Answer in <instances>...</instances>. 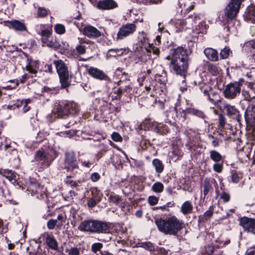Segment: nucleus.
<instances>
[{
  "mask_svg": "<svg viewBox=\"0 0 255 255\" xmlns=\"http://www.w3.org/2000/svg\"><path fill=\"white\" fill-rule=\"evenodd\" d=\"M65 168L67 171H74L78 172V165L76 162L75 154L73 151H68L65 153Z\"/></svg>",
  "mask_w": 255,
  "mask_h": 255,
  "instance_id": "9d476101",
  "label": "nucleus"
},
{
  "mask_svg": "<svg viewBox=\"0 0 255 255\" xmlns=\"http://www.w3.org/2000/svg\"><path fill=\"white\" fill-rule=\"evenodd\" d=\"M30 102V101L29 99L22 100L21 101V105L23 106V111L24 113L27 112L29 110L30 107L27 106V104L29 103Z\"/></svg>",
  "mask_w": 255,
  "mask_h": 255,
  "instance_id": "a18cd8bd",
  "label": "nucleus"
},
{
  "mask_svg": "<svg viewBox=\"0 0 255 255\" xmlns=\"http://www.w3.org/2000/svg\"><path fill=\"white\" fill-rule=\"evenodd\" d=\"M38 69V66L37 63L30 62L28 65L26 66V69L29 73L35 74Z\"/></svg>",
  "mask_w": 255,
  "mask_h": 255,
  "instance_id": "bb28decb",
  "label": "nucleus"
},
{
  "mask_svg": "<svg viewBox=\"0 0 255 255\" xmlns=\"http://www.w3.org/2000/svg\"><path fill=\"white\" fill-rule=\"evenodd\" d=\"M100 178V175L97 173H94L91 176V179L93 181H97Z\"/></svg>",
  "mask_w": 255,
  "mask_h": 255,
  "instance_id": "052dcab7",
  "label": "nucleus"
},
{
  "mask_svg": "<svg viewBox=\"0 0 255 255\" xmlns=\"http://www.w3.org/2000/svg\"><path fill=\"white\" fill-rule=\"evenodd\" d=\"M40 188L39 184L37 183H30V185L29 187V188L33 193H37L39 189Z\"/></svg>",
  "mask_w": 255,
  "mask_h": 255,
  "instance_id": "ea45409f",
  "label": "nucleus"
},
{
  "mask_svg": "<svg viewBox=\"0 0 255 255\" xmlns=\"http://www.w3.org/2000/svg\"><path fill=\"white\" fill-rule=\"evenodd\" d=\"M83 33L89 37H98L101 36V32L92 26H87L84 28Z\"/></svg>",
  "mask_w": 255,
  "mask_h": 255,
  "instance_id": "a211bd4d",
  "label": "nucleus"
},
{
  "mask_svg": "<svg viewBox=\"0 0 255 255\" xmlns=\"http://www.w3.org/2000/svg\"><path fill=\"white\" fill-rule=\"evenodd\" d=\"M0 174L7 178L10 182L13 184H15L17 181V174L10 170H0Z\"/></svg>",
  "mask_w": 255,
  "mask_h": 255,
  "instance_id": "4be33fe9",
  "label": "nucleus"
},
{
  "mask_svg": "<svg viewBox=\"0 0 255 255\" xmlns=\"http://www.w3.org/2000/svg\"><path fill=\"white\" fill-rule=\"evenodd\" d=\"M81 163L83 166L86 167H90V165L92 164V163L89 161H81Z\"/></svg>",
  "mask_w": 255,
  "mask_h": 255,
  "instance_id": "69168bd1",
  "label": "nucleus"
},
{
  "mask_svg": "<svg viewBox=\"0 0 255 255\" xmlns=\"http://www.w3.org/2000/svg\"><path fill=\"white\" fill-rule=\"evenodd\" d=\"M103 248V244L100 243H95L92 246V251L96 253Z\"/></svg>",
  "mask_w": 255,
  "mask_h": 255,
  "instance_id": "79ce46f5",
  "label": "nucleus"
},
{
  "mask_svg": "<svg viewBox=\"0 0 255 255\" xmlns=\"http://www.w3.org/2000/svg\"><path fill=\"white\" fill-rule=\"evenodd\" d=\"M158 230L165 235L176 236L182 229L183 223L175 216L162 219H155Z\"/></svg>",
  "mask_w": 255,
  "mask_h": 255,
  "instance_id": "f257e3e1",
  "label": "nucleus"
},
{
  "mask_svg": "<svg viewBox=\"0 0 255 255\" xmlns=\"http://www.w3.org/2000/svg\"><path fill=\"white\" fill-rule=\"evenodd\" d=\"M231 179L232 181L234 183H238L239 181L240 177L237 172H236L235 171H232Z\"/></svg>",
  "mask_w": 255,
  "mask_h": 255,
  "instance_id": "864d4df0",
  "label": "nucleus"
},
{
  "mask_svg": "<svg viewBox=\"0 0 255 255\" xmlns=\"http://www.w3.org/2000/svg\"><path fill=\"white\" fill-rule=\"evenodd\" d=\"M52 27L43 30L41 31V33L42 38H43V37H46L47 38H49V36L52 34Z\"/></svg>",
  "mask_w": 255,
  "mask_h": 255,
  "instance_id": "a19ab883",
  "label": "nucleus"
},
{
  "mask_svg": "<svg viewBox=\"0 0 255 255\" xmlns=\"http://www.w3.org/2000/svg\"><path fill=\"white\" fill-rule=\"evenodd\" d=\"M136 26L134 23H127L123 25L119 29L116 39L120 40L132 35L136 30Z\"/></svg>",
  "mask_w": 255,
  "mask_h": 255,
  "instance_id": "6e6552de",
  "label": "nucleus"
},
{
  "mask_svg": "<svg viewBox=\"0 0 255 255\" xmlns=\"http://www.w3.org/2000/svg\"><path fill=\"white\" fill-rule=\"evenodd\" d=\"M153 53L154 55H158L159 50L153 46V44H148L145 46V51H143L140 55L138 56V61L141 62H146L150 58V53Z\"/></svg>",
  "mask_w": 255,
  "mask_h": 255,
  "instance_id": "f8f14e48",
  "label": "nucleus"
},
{
  "mask_svg": "<svg viewBox=\"0 0 255 255\" xmlns=\"http://www.w3.org/2000/svg\"><path fill=\"white\" fill-rule=\"evenodd\" d=\"M241 3L242 0H231L225 8L226 16L231 19L234 18L240 10Z\"/></svg>",
  "mask_w": 255,
  "mask_h": 255,
  "instance_id": "0eeeda50",
  "label": "nucleus"
},
{
  "mask_svg": "<svg viewBox=\"0 0 255 255\" xmlns=\"http://www.w3.org/2000/svg\"><path fill=\"white\" fill-rule=\"evenodd\" d=\"M210 155L211 159L215 162H219L222 158L221 154L216 150L210 151Z\"/></svg>",
  "mask_w": 255,
  "mask_h": 255,
  "instance_id": "cd10ccee",
  "label": "nucleus"
},
{
  "mask_svg": "<svg viewBox=\"0 0 255 255\" xmlns=\"http://www.w3.org/2000/svg\"><path fill=\"white\" fill-rule=\"evenodd\" d=\"M232 53L229 47H225L221 50L220 52V56L222 59H226L229 57L230 54Z\"/></svg>",
  "mask_w": 255,
  "mask_h": 255,
  "instance_id": "2f4dec72",
  "label": "nucleus"
},
{
  "mask_svg": "<svg viewBox=\"0 0 255 255\" xmlns=\"http://www.w3.org/2000/svg\"><path fill=\"white\" fill-rule=\"evenodd\" d=\"M88 74L92 77L102 80L105 79L107 76L102 70L93 67L88 69Z\"/></svg>",
  "mask_w": 255,
  "mask_h": 255,
  "instance_id": "f3484780",
  "label": "nucleus"
},
{
  "mask_svg": "<svg viewBox=\"0 0 255 255\" xmlns=\"http://www.w3.org/2000/svg\"><path fill=\"white\" fill-rule=\"evenodd\" d=\"M57 223V220L53 219L49 220L47 223V228L50 230L53 229Z\"/></svg>",
  "mask_w": 255,
  "mask_h": 255,
  "instance_id": "49530a36",
  "label": "nucleus"
},
{
  "mask_svg": "<svg viewBox=\"0 0 255 255\" xmlns=\"http://www.w3.org/2000/svg\"><path fill=\"white\" fill-rule=\"evenodd\" d=\"M202 187L203 188V194L205 197L209 192V191L212 189V185L210 183L209 180L207 179H205L203 183Z\"/></svg>",
  "mask_w": 255,
  "mask_h": 255,
  "instance_id": "a878e982",
  "label": "nucleus"
},
{
  "mask_svg": "<svg viewBox=\"0 0 255 255\" xmlns=\"http://www.w3.org/2000/svg\"><path fill=\"white\" fill-rule=\"evenodd\" d=\"M55 32L59 34H62L65 32V26L61 24H57L54 27Z\"/></svg>",
  "mask_w": 255,
  "mask_h": 255,
  "instance_id": "c9c22d12",
  "label": "nucleus"
},
{
  "mask_svg": "<svg viewBox=\"0 0 255 255\" xmlns=\"http://www.w3.org/2000/svg\"><path fill=\"white\" fill-rule=\"evenodd\" d=\"M190 112L193 115L198 116L200 118H203L204 116V113L202 111L197 109H193L191 110Z\"/></svg>",
  "mask_w": 255,
  "mask_h": 255,
  "instance_id": "09e8293b",
  "label": "nucleus"
},
{
  "mask_svg": "<svg viewBox=\"0 0 255 255\" xmlns=\"http://www.w3.org/2000/svg\"><path fill=\"white\" fill-rule=\"evenodd\" d=\"M57 72L59 75L60 81L63 88H66L70 85L69 72L66 64L62 60L54 61Z\"/></svg>",
  "mask_w": 255,
  "mask_h": 255,
  "instance_id": "7ed1b4c3",
  "label": "nucleus"
},
{
  "mask_svg": "<svg viewBox=\"0 0 255 255\" xmlns=\"http://www.w3.org/2000/svg\"><path fill=\"white\" fill-rule=\"evenodd\" d=\"M100 201V197L97 198L96 197H93L91 199L88 200L87 205L88 207L92 208L95 207L97 203Z\"/></svg>",
  "mask_w": 255,
  "mask_h": 255,
  "instance_id": "72a5a7b5",
  "label": "nucleus"
},
{
  "mask_svg": "<svg viewBox=\"0 0 255 255\" xmlns=\"http://www.w3.org/2000/svg\"><path fill=\"white\" fill-rule=\"evenodd\" d=\"M246 254L248 255H255V248L248 249Z\"/></svg>",
  "mask_w": 255,
  "mask_h": 255,
  "instance_id": "0e129e2a",
  "label": "nucleus"
},
{
  "mask_svg": "<svg viewBox=\"0 0 255 255\" xmlns=\"http://www.w3.org/2000/svg\"><path fill=\"white\" fill-rule=\"evenodd\" d=\"M245 120L247 124L251 126H255V107L248 108L245 112Z\"/></svg>",
  "mask_w": 255,
  "mask_h": 255,
  "instance_id": "dca6fc26",
  "label": "nucleus"
},
{
  "mask_svg": "<svg viewBox=\"0 0 255 255\" xmlns=\"http://www.w3.org/2000/svg\"><path fill=\"white\" fill-rule=\"evenodd\" d=\"M193 210V206L189 201L184 202L181 208V211L184 215L190 214Z\"/></svg>",
  "mask_w": 255,
  "mask_h": 255,
  "instance_id": "5701e85b",
  "label": "nucleus"
},
{
  "mask_svg": "<svg viewBox=\"0 0 255 255\" xmlns=\"http://www.w3.org/2000/svg\"><path fill=\"white\" fill-rule=\"evenodd\" d=\"M47 14V10L44 8H39L37 12V15L39 17H44Z\"/></svg>",
  "mask_w": 255,
  "mask_h": 255,
  "instance_id": "3c124183",
  "label": "nucleus"
},
{
  "mask_svg": "<svg viewBox=\"0 0 255 255\" xmlns=\"http://www.w3.org/2000/svg\"><path fill=\"white\" fill-rule=\"evenodd\" d=\"M69 255H80V249L76 247H72L66 250Z\"/></svg>",
  "mask_w": 255,
  "mask_h": 255,
  "instance_id": "e433bc0d",
  "label": "nucleus"
},
{
  "mask_svg": "<svg viewBox=\"0 0 255 255\" xmlns=\"http://www.w3.org/2000/svg\"><path fill=\"white\" fill-rule=\"evenodd\" d=\"M186 25V22L184 20L178 19L175 21V26L177 28V31H180L183 30L184 27Z\"/></svg>",
  "mask_w": 255,
  "mask_h": 255,
  "instance_id": "7c9ffc66",
  "label": "nucleus"
},
{
  "mask_svg": "<svg viewBox=\"0 0 255 255\" xmlns=\"http://www.w3.org/2000/svg\"><path fill=\"white\" fill-rule=\"evenodd\" d=\"M110 200L111 202L115 203L116 204H118L120 202V198L116 196H111L110 197Z\"/></svg>",
  "mask_w": 255,
  "mask_h": 255,
  "instance_id": "680f3d73",
  "label": "nucleus"
},
{
  "mask_svg": "<svg viewBox=\"0 0 255 255\" xmlns=\"http://www.w3.org/2000/svg\"><path fill=\"white\" fill-rule=\"evenodd\" d=\"M95 6L101 10H110L117 8L118 4L114 0H101L98 1Z\"/></svg>",
  "mask_w": 255,
  "mask_h": 255,
  "instance_id": "4468645a",
  "label": "nucleus"
},
{
  "mask_svg": "<svg viewBox=\"0 0 255 255\" xmlns=\"http://www.w3.org/2000/svg\"><path fill=\"white\" fill-rule=\"evenodd\" d=\"M208 70L211 72H212V73H214V74L216 73V72L217 71L216 67L213 64H210L208 66Z\"/></svg>",
  "mask_w": 255,
  "mask_h": 255,
  "instance_id": "bf43d9fd",
  "label": "nucleus"
},
{
  "mask_svg": "<svg viewBox=\"0 0 255 255\" xmlns=\"http://www.w3.org/2000/svg\"><path fill=\"white\" fill-rule=\"evenodd\" d=\"M205 96L207 97L208 100L214 105L218 104L221 102V98L219 94L212 90V88L208 85L201 88Z\"/></svg>",
  "mask_w": 255,
  "mask_h": 255,
  "instance_id": "9b49d317",
  "label": "nucleus"
},
{
  "mask_svg": "<svg viewBox=\"0 0 255 255\" xmlns=\"http://www.w3.org/2000/svg\"><path fill=\"white\" fill-rule=\"evenodd\" d=\"M249 16L251 18H252L255 21V11L250 12Z\"/></svg>",
  "mask_w": 255,
  "mask_h": 255,
  "instance_id": "774afa93",
  "label": "nucleus"
},
{
  "mask_svg": "<svg viewBox=\"0 0 255 255\" xmlns=\"http://www.w3.org/2000/svg\"><path fill=\"white\" fill-rule=\"evenodd\" d=\"M56 157L57 153L55 150L51 149L45 152L43 149H40L36 152L35 159L42 165L49 166Z\"/></svg>",
  "mask_w": 255,
  "mask_h": 255,
  "instance_id": "20e7f679",
  "label": "nucleus"
},
{
  "mask_svg": "<svg viewBox=\"0 0 255 255\" xmlns=\"http://www.w3.org/2000/svg\"><path fill=\"white\" fill-rule=\"evenodd\" d=\"M152 189L156 193H161L164 189V186L161 182H157L153 184Z\"/></svg>",
  "mask_w": 255,
  "mask_h": 255,
  "instance_id": "c85d7f7f",
  "label": "nucleus"
},
{
  "mask_svg": "<svg viewBox=\"0 0 255 255\" xmlns=\"http://www.w3.org/2000/svg\"><path fill=\"white\" fill-rule=\"evenodd\" d=\"M10 26L15 30L23 31L26 30V26L24 22L17 20H11L8 22Z\"/></svg>",
  "mask_w": 255,
  "mask_h": 255,
  "instance_id": "6ab92c4d",
  "label": "nucleus"
},
{
  "mask_svg": "<svg viewBox=\"0 0 255 255\" xmlns=\"http://www.w3.org/2000/svg\"><path fill=\"white\" fill-rule=\"evenodd\" d=\"M139 247L149 251H152L154 250L153 245L149 242L141 243L140 244Z\"/></svg>",
  "mask_w": 255,
  "mask_h": 255,
  "instance_id": "f704fd0d",
  "label": "nucleus"
},
{
  "mask_svg": "<svg viewBox=\"0 0 255 255\" xmlns=\"http://www.w3.org/2000/svg\"><path fill=\"white\" fill-rule=\"evenodd\" d=\"M41 41L43 43V45H45L49 47L54 48L56 47V44L52 40H49V38H41Z\"/></svg>",
  "mask_w": 255,
  "mask_h": 255,
  "instance_id": "473e14b6",
  "label": "nucleus"
},
{
  "mask_svg": "<svg viewBox=\"0 0 255 255\" xmlns=\"http://www.w3.org/2000/svg\"><path fill=\"white\" fill-rule=\"evenodd\" d=\"M78 112V109L74 104H66L64 107L59 106L52 113L55 118L62 117L68 114H76Z\"/></svg>",
  "mask_w": 255,
  "mask_h": 255,
  "instance_id": "39448f33",
  "label": "nucleus"
},
{
  "mask_svg": "<svg viewBox=\"0 0 255 255\" xmlns=\"http://www.w3.org/2000/svg\"><path fill=\"white\" fill-rule=\"evenodd\" d=\"M204 52L209 60L212 61L218 60V53L216 50L211 48H207L204 50Z\"/></svg>",
  "mask_w": 255,
  "mask_h": 255,
  "instance_id": "412c9836",
  "label": "nucleus"
},
{
  "mask_svg": "<svg viewBox=\"0 0 255 255\" xmlns=\"http://www.w3.org/2000/svg\"><path fill=\"white\" fill-rule=\"evenodd\" d=\"M213 138H214L213 136H212ZM212 143L214 147L217 146L219 145V140L217 139H214L212 141Z\"/></svg>",
  "mask_w": 255,
  "mask_h": 255,
  "instance_id": "338daca9",
  "label": "nucleus"
},
{
  "mask_svg": "<svg viewBox=\"0 0 255 255\" xmlns=\"http://www.w3.org/2000/svg\"><path fill=\"white\" fill-rule=\"evenodd\" d=\"M226 124V120L225 117L222 115L220 114L219 116V126L222 128H224Z\"/></svg>",
  "mask_w": 255,
  "mask_h": 255,
  "instance_id": "de8ad7c7",
  "label": "nucleus"
},
{
  "mask_svg": "<svg viewBox=\"0 0 255 255\" xmlns=\"http://www.w3.org/2000/svg\"><path fill=\"white\" fill-rule=\"evenodd\" d=\"M109 225L98 220H87L83 221L79 225L80 231L91 233H106L110 230Z\"/></svg>",
  "mask_w": 255,
  "mask_h": 255,
  "instance_id": "f03ea898",
  "label": "nucleus"
},
{
  "mask_svg": "<svg viewBox=\"0 0 255 255\" xmlns=\"http://www.w3.org/2000/svg\"><path fill=\"white\" fill-rule=\"evenodd\" d=\"M206 251L208 255H211L214 253V248L212 246H208L207 248Z\"/></svg>",
  "mask_w": 255,
  "mask_h": 255,
  "instance_id": "e2e57ef3",
  "label": "nucleus"
},
{
  "mask_svg": "<svg viewBox=\"0 0 255 255\" xmlns=\"http://www.w3.org/2000/svg\"><path fill=\"white\" fill-rule=\"evenodd\" d=\"M213 169L215 171L220 173L223 170V164L216 163L213 165Z\"/></svg>",
  "mask_w": 255,
  "mask_h": 255,
  "instance_id": "5fc2aeb1",
  "label": "nucleus"
},
{
  "mask_svg": "<svg viewBox=\"0 0 255 255\" xmlns=\"http://www.w3.org/2000/svg\"><path fill=\"white\" fill-rule=\"evenodd\" d=\"M212 215V211L211 210H208L204 213L203 217L205 219L207 220L208 219L210 218Z\"/></svg>",
  "mask_w": 255,
  "mask_h": 255,
  "instance_id": "4d7b16f0",
  "label": "nucleus"
},
{
  "mask_svg": "<svg viewBox=\"0 0 255 255\" xmlns=\"http://www.w3.org/2000/svg\"><path fill=\"white\" fill-rule=\"evenodd\" d=\"M253 91L252 89H250L249 91L243 90L242 95L245 100L250 101L255 98V96L253 94Z\"/></svg>",
  "mask_w": 255,
  "mask_h": 255,
  "instance_id": "c756f323",
  "label": "nucleus"
},
{
  "mask_svg": "<svg viewBox=\"0 0 255 255\" xmlns=\"http://www.w3.org/2000/svg\"><path fill=\"white\" fill-rule=\"evenodd\" d=\"M148 203L151 205H155L158 202V199L153 196H149L148 199Z\"/></svg>",
  "mask_w": 255,
  "mask_h": 255,
  "instance_id": "603ef678",
  "label": "nucleus"
},
{
  "mask_svg": "<svg viewBox=\"0 0 255 255\" xmlns=\"http://www.w3.org/2000/svg\"><path fill=\"white\" fill-rule=\"evenodd\" d=\"M76 50L77 52L80 54H84L86 53L85 46L81 44L77 45L76 47Z\"/></svg>",
  "mask_w": 255,
  "mask_h": 255,
  "instance_id": "37998d69",
  "label": "nucleus"
},
{
  "mask_svg": "<svg viewBox=\"0 0 255 255\" xmlns=\"http://www.w3.org/2000/svg\"><path fill=\"white\" fill-rule=\"evenodd\" d=\"M170 66L177 75L185 77L188 68L187 60L171 61Z\"/></svg>",
  "mask_w": 255,
  "mask_h": 255,
  "instance_id": "1a4fd4ad",
  "label": "nucleus"
},
{
  "mask_svg": "<svg viewBox=\"0 0 255 255\" xmlns=\"http://www.w3.org/2000/svg\"><path fill=\"white\" fill-rule=\"evenodd\" d=\"M223 109L226 111L227 115L232 117L239 115V111L235 106L231 105L225 102H223Z\"/></svg>",
  "mask_w": 255,
  "mask_h": 255,
  "instance_id": "aec40b11",
  "label": "nucleus"
},
{
  "mask_svg": "<svg viewBox=\"0 0 255 255\" xmlns=\"http://www.w3.org/2000/svg\"><path fill=\"white\" fill-rule=\"evenodd\" d=\"M240 225L243 228L249 232L255 234V220L246 217L240 220Z\"/></svg>",
  "mask_w": 255,
  "mask_h": 255,
  "instance_id": "2eb2a0df",
  "label": "nucleus"
},
{
  "mask_svg": "<svg viewBox=\"0 0 255 255\" xmlns=\"http://www.w3.org/2000/svg\"><path fill=\"white\" fill-rule=\"evenodd\" d=\"M146 74H147L146 73L144 72V73H141L138 75V77L137 79V81L138 82L140 86L142 85V83L144 81V80L146 78Z\"/></svg>",
  "mask_w": 255,
  "mask_h": 255,
  "instance_id": "c03bdc74",
  "label": "nucleus"
},
{
  "mask_svg": "<svg viewBox=\"0 0 255 255\" xmlns=\"http://www.w3.org/2000/svg\"><path fill=\"white\" fill-rule=\"evenodd\" d=\"M152 164L155 168L156 172L160 173L163 171L164 165L158 159H153L152 160Z\"/></svg>",
  "mask_w": 255,
  "mask_h": 255,
  "instance_id": "393cba45",
  "label": "nucleus"
},
{
  "mask_svg": "<svg viewBox=\"0 0 255 255\" xmlns=\"http://www.w3.org/2000/svg\"><path fill=\"white\" fill-rule=\"evenodd\" d=\"M46 243L50 248L54 250L57 249L58 243L53 237L48 236L46 238Z\"/></svg>",
  "mask_w": 255,
  "mask_h": 255,
  "instance_id": "b1692460",
  "label": "nucleus"
},
{
  "mask_svg": "<svg viewBox=\"0 0 255 255\" xmlns=\"http://www.w3.org/2000/svg\"><path fill=\"white\" fill-rule=\"evenodd\" d=\"M230 195L227 193H223L221 195V198L224 200V202H228L230 200Z\"/></svg>",
  "mask_w": 255,
  "mask_h": 255,
  "instance_id": "13d9d810",
  "label": "nucleus"
},
{
  "mask_svg": "<svg viewBox=\"0 0 255 255\" xmlns=\"http://www.w3.org/2000/svg\"><path fill=\"white\" fill-rule=\"evenodd\" d=\"M112 138L116 142H120L122 141V137L118 132H113L112 134Z\"/></svg>",
  "mask_w": 255,
  "mask_h": 255,
  "instance_id": "8fccbe9b",
  "label": "nucleus"
},
{
  "mask_svg": "<svg viewBox=\"0 0 255 255\" xmlns=\"http://www.w3.org/2000/svg\"><path fill=\"white\" fill-rule=\"evenodd\" d=\"M244 46L248 47H251L254 49H255V40H251L250 41L246 42L244 44ZM252 57L254 61H255V51L253 52Z\"/></svg>",
  "mask_w": 255,
  "mask_h": 255,
  "instance_id": "58836bf2",
  "label": "nucleus"
},
{
  "mask_svg": "<svg viewBox=\"0 0 255 255\" xmlns=\"http://www.w3.org/2000/svg\"><path fill=\"white\" fill-rule=\"evenodd\" d=\"M129 86H126L125 87V88L124 89H122V88H119L116 91V93L119 95V96H121L122 95V94L125 92H127L128 91V89H129Z\"/></svg>",
  "mask_w": 255,
  "mask_h": 255,
  "instance_id": "6e6d98bb",
  "label": "nucleus"
},
{
  "mask_svg": "<svg viewBox=\"0 0 255 255\" xmlns=\"http://www.w3.org/2000/svg\"><path fill=\"white\" fill-rule=\"evenodd\" d=\"M154 130L158 133L161 134H166L168 130L161 124H159L154 128Z\"/></svg>",
  "mask_w": 255,
  "mask_h": 255,
  "instance_id": "4c0bfd02",
  "label": "nucleus"
},
{
  "mask_svg": "<svg viewBox=\"0 0 255 255\" xmlns=\"http://www.w3.org/2000/svg\"><path fill=\"white\" fill-rule=\"evenodd\" d=\"M165 58L171 61L188 60L187 50L182 47H178L173 49L171 57L167 56Z\"/></svg>",
  "mask_w": 255,
  "mask_h": 255,
  "instance_id": "ddd939ff",
  "label": "nucleus"
},
{
  "mask_svg": "<svg viewBox=\"0 0 255 255\" xmlns=\"http://www.w3.org/2000/svg\"><path fill=\"white\" fill-rule=\"evenodd\" d=\"M241 84L236 82L228 84L224 90V95L228 99H233L238 95H239L241 91Z\"/></svg>",
  "mask_w": 255,
  "mask_h": 255,
  "instance_id": "423d86ee",
  "label": "nucleus"
}]
</instances>
